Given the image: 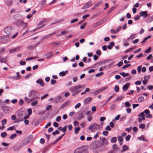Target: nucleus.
I'll return each instance as SVG.
<instances>
[{"mask_svg": "<svg viewBox=\"0 0 153 153\" xmlns=\"http://www.w3.org/2000/svg\"><path fill=\"white\" fill-rule=\"evenodd\" d=\"M28 97L30 101L40 99L39 93L35 90H32L29 93Z\"/></svg>", "mask_w": 153, "mask_h": 153, "instance_id": "nucleus-1", "label": "nucleus"}, {"mask_svg": "<svg viewBox=\"0 0 153 153\" xmlns=\"http://www.w3.org/2000/svg\"><path fill=\"white\" fill-rule=\"evenodd\" d=\"M84 85H78L71 87L69 90L72 93H73L78 90L79 88H82L84 87Z\"/></svg>", "mask_w": 153, "mask_h": 153, "instance_id": "nucleus-2", "label": "nucleus"}, {"mask_svg": "<svg viewBox=\"0 0 153 153\" xmlns=\"http://www.w3.org/2000/svg\"><path fill=\"white\" fill-rule=\"evenodd\" d=\"M10 40V38L8 36H0V42L2 43H6Z\"/></svg>", "mask_w": 153, "mask_h": 153, "instance_id": "nucleus-3", "label": "nucleus"}, {"mask_svg": "<svg viewBox=\"0 0 153 153\" xmlns=\"http://www.w3.org/2000/svg\"><path fill=\"white\" fill-rule=\"evenodd\" d=\"M17 116L21 118L22 116H25L26 113L25 110L21 109L18 110L16 113Z\"/></svg>", "mask_w": 153, "mask_h": 153, "instance_id": "nucleus-4", "label": "nucleus"}, {"mask_svg": "<svg viewBox=\"0 0 153 153\" xmlns=\"http://www.w3.org/2000/svg\"><path fill=\"white\" fill-rule=\"evenodd\" d=\"M29 142V140H27V138H25L20 143L19 147L18 148V150H19L20 147L26 146Z\"/></svg>", "mask_w": 153, "mask_h": 153, "instance_id": "nucleus-5", "label": "nucleus"}, {"mask_svg": "<svg viewBox=\"0 0 153 153\" xmlns=\"http://www.w3.org/2000/svg\"><path fill=\"white\" fill-rule=\"evenodd\" d=\"M92 144L94 146L93 148L94 149L100 148L102 146L101 143H100V140L95 141Z\"/></svg>", "mask_w": 153, "mask_h": 153, "instance_id": "nucleus-6", "label": "nucleus"}, {"mask_svg": "<svg viewBox=\"0 0 153 153\" xmlns=\"http://www.w3.org/2000/svg\"><path fill=\"white\" fill-rule=\"evenodd\" d=\"M74 153H86V150L83 147L79 148L75 150Z\"/></svg>", "mask_w": 153, "mask_h": 153, "instance_id": "nucleus-7", "label": "nucleus"}, {"mask_svg": "<svg viewBox=\"0 0 153 153\" xmlns=\"http://www.w3.org/2000/svg\"><path fill=\"white\" fill-rule=\"evenodd\" d=\"M4 31L7 34L10 35L12 33V29L11 27L9 26L6 28Z\"/></svg>", "mask_w": 153, "mask_h": 153, "instance_id": "nucleus-8", "label": "nucleus"}, {"mask_svg": "<svg viewBox=\"0 0 153 153\" xmlns=\"http://www.w3.org/2000/svg\"><path fill=\"white\" fill-rule=\"evenodd\" d=\"M150 111L149 110H145L144 111V113L146 114L145 116L147 118H151L152 115L150 114Z\"/></svg>", "mask_w": 153, "mask_h": 153, "instance_id": "nucleus-9", "label": "nucleus"}, {"mask_svg": "<svg viewBox=\"0 0 153 153\" xmlns=\"http://www.w3.org/2000/svg\"><path fill=\"white\" fill-rule=\"evenodd\" d=\"M16 74L17 75L16 76H11L10 77V79L18 80L19 79L21 78V76H20V73L19 72H16Z\"/></svg>", "mask_w": 153, "mask_h": 153, "instance_id": "nucleus-10", "label": "nucleus"}, {"mask_svg": "<svg viewBox=\"0 0 153 153\" xmlns=\"http://www.w3.org/2000/svg\"><path fill=\"white\" fill-rule=\"evenodd\" d=\"M138 117H140L138 118V122L139 123L141 122L142 120H143V111L141 113L138 115Z\"/></svg>", "mask_w": 153, "mask_h": 153, "instance_id": "nucleus-11", "label": "nucleus"}, {"mask_svg": "<svg viewBox=\"0 0 153 153\" xmlns=\"http://www.w3.org/2000/svg\"><path fill=\"white\" fill-rule=\"evenodd\" d=\"M36 83L37 84H39V85L42 87L44 86V83L43 82V80L41 79H38L36 82Z\"/></svg>", "mask_w": 153, "mask_h": 153, "instance_id": "nucleus-12", "label": "nucleus"}, {"mask_svg": "<svg viewBox=\"0 0 153 153\" xmlns=\"http://www.w3.org/2000/svg\"><path fill=\"white\" fill-rule=\"evenodd\" d=\"M121 27H117L116 30L111 29V32L113 34L116 33L120 31V30H121Z\"/></svg>", "mask_w": 153, "mask_h": 153, "instance_id": "nucleus-13", "label": "nucleus"}, {"mask_svg": "<svg viewBox=\"0 0 153 153\" xmlns=\"http://www.w3.org/2000/svg\"><path fill=\"white\" fill-rule=\"evenodd\" d=\"M92 100V98L91 97H88L84 100V103L85 104H89L91 101Z\"/></svg>", "mask_w": 153, "mask_h": 153, "instance_id": "nucleus-14", "label": "nucleus"}, {"mask_svg": "<svg viewBox=\"0 0 153 153\" xmlns=\"http://www.w3.org/2000/svg\"><path fill=\"white\" fill-rule=\"evenodd\" d=\"M19 49V47H18L14 49H12L9 51L10 53H14L17 52Z\"/></svg>", "mask_w": 153, "mask_h": 153, "instance_id": "nucleus-15", "label": "nucleus"}, {"mask_svg": "<svg viewBox=\"0 0 153 153\" xmlns=\"http://www.w3.org/2000/svg\"><path fill=\"white\" fill-rule=\"evenodd\" d=\"M130 85L129 83H127L123 85V89L124 91H126Z\"/></svg>", "mask_w": 153, "mask_h": 153, "instance_id": "nucleus-16", "label": "nucleus"}, {"mask_svg": "<svg viewBox=\"0 0 153 153\" xmlns=\"http://www.w3.org/2000/svg\"><path fill=\"white\" fill-rule=\"evenodd\" d=\"M10 108V107L8 106H4L3 107V109L5 113H7V112L9 110V109Z\"/></svg>", "mask_w": 153, "mask_h": 153, "instance_id": "nucleus-17", "label": "nucleus"}, {"mask_svg": "<svg viewBox=\"0 0 153 153\" xmlns=\"http://www.w3.org/2000/svg\"><path fill=\"white\" fill-rule=\"evenodd\" d=\"M13 3V0H7L6 1V4L7 6H11L12 4Z\"/></svg>", "mask_w": 153, "mask_h": 153, "instance_id": "nucleus-18", "label": "nucleus"}, {"mask_svg": "<svg viewBox=\"0 0 153 153\" xmlns=\"http://www.w3.org/2000/svg\"><path fill=\"white\" fill-rule=\"evenodd\" d=\"M109 144V142L107 139H106L104 141H102L101 143V146L107 145Z\"/></svg>", "mask_w": 153, "mask_h": 153, "instance_id": "nucleus-19", "label": "nucleus"}, {"mask_svg": "<svg viewBox=\"0 0 153 153\" xmlns=\"http://www.w3.org/2000/svg\"><path fill=\"white\" fill-rule=\"evenodd\" d=\"M84 115L82 113L78 114L77 117V118L78 120H79L83 117Z\"/></svg>", "mask_w": 153, "mask_h": 153, "instance_id": "nucleus-20", "label": "nucleus"}, {"mask_svg": "<svg viewBox=\"0 0 153 153\" xmlns=\"http://www.w3.org/2000/svg\"><path fill=\"white\" fill-rule=\"evenodd\" d=\"M69 102V101H67L65 102L61 106V109L64 108L65 107H66L68 105V104Z\"/></svg>", "mask_w": 153, "mask_h": 153, "instance_id": "nucleus-21", "label": "nucleus"}, {"mask_svg": "<svg viewBox=\"0 0 153 153\" xmlns=\"http://www.w3.org/2000/svg\"><path fill=\"white\" fill-rule=\"evenodd\" d=\"M68 73L67 71H61L59 73V75L60 76H64Z\"/></svg>", "mask_w": 153, "mask_h": 153, "instance_id": "nucleus-22", "label": "nucleus"}, {"mask_svg": "<svg viewBox=\"0 0 153 153\" xmlns=\"http://www.w3.org/2000/svg\"><path fill=\"white\" fill-rule=\"evenodd\" d=\"M24 22L22 20L19 19L16 23L15 24L17 26H19L21 25Z\"/></svg>", "mask_w": 153, "mask_h": 153, "instance_id": "nucleus-23", "label": "nucleus"}, {"mask_svg": "<svg viewBox=\"0 0 153 153\" xmlns=\"http://www.w3.org/2000/svg\"><path fill=\"white\" fill-rule=\"evenodd\" d=\"M123 150L121 151V152H123V151H125L127 150H128L129 149L127 145H124L122 146Z\"/></svg>", "mask_w": 153, "mask_h": 153, "instance_id": "nucleus-24", "label": "nucleus"}, {"mask_svg": "<svg viewBox=\"0 0 153 153\" xmlns=\"http://www.w3.org/2000/svg\"><path fill=\"white\" fill-rule=\"evenodd\" d=\"M137 36V34H135V33L133 34L130 36V37L127 39V40H128L129 39L132 40V39H134L135 38H136V37Z\"/></svg>", "mask_w": 153, "mask_h": 153, "instance_id": "nucleus-25", "label": "nucleus"}, {"mask_svg": "<svg viewBox=\"0 0 153 153\" xmlns=\"http://www.w3.org/2000/svg\"><path fill=\"white\" fill-rule=\"evenodd\" d=\"M120 74L123 77H125L126 76H129V74L128 73H125L124 72L120 73Z\"/></svg>", "mask_w": 153, "mask_h": 153, "instance_id": "nucleus-26", "label": "nucleus"}, {"mask_svg": "<svg viewBox=\"0 0 153 153\" xmlns=\"http://www.w3.org/2000/svg\"><path fill=\"white\" fill-rule=\"evenodd\" d=\"M110 141L112 143H115L117 141V137H112Z\"/></svg>", "mask_w": 153, "mask_h": 153, "instance_id": "nucleus-27", "label": "nucleus"}, {"mask_svg": "<svg viewBox=\"0 0 153 153\" xmlns=\"http://www.w3.org/2000/svg\"><path fill=\"white\" fill-rule=\"evenodd\" d=\"M92 2L91 1H88L85 4L87 8L90 7L92 4Z\"/></svg>", "mask_w": 153, "mask_h": 153, "instance_id": "nucleus-28", "label": "nucleus"}, {"mask_svg": "<svg viewBox=\"0 0 153 153\" xmlns=\"http://www.w3.org/2000/svg\"><path fill=\"white\" fill-rule=\"evenodd\" d=\"M101 92H102L101 90L100 89V88L96 91L94 92L93 93V95H97Z\"/></svg>", "mask_w": 153, "mask_h": 153, "instance_id": "nucleus-29", "label": "nucleus"}, {"mask_svg": "<svg viewBox=\"0 0 153 153\" xmlns=\"http://www.w3.org/2000/svg\"><path fill=\"white\" fill-rule=\"evenodd\" d=\"M52 52H50L49 53H48L47 54H46V58L47 59H48L50 57H51L52 56Z\"/></svg>", "mask_w": 153, "mask_h": 153, "instance_id": "nucleus-30", "label": "nucleus"}, {"mask_svg": "<svg viewBox=\"0 0 153 153\" xmlns=\"http://www.w3.org/2000/svg\"><path fill=\"white\" fill-rule=\"evenodd\" d=\"M80 128L79 127H76L75 128L74 133L75 134H78L79 131L80 130Z\"/></svg>", "mask_w": 153, "mask_h": 153, "instance_id": "nucleus-31", "label": "nucleus"}, {"mask_svg": "<svg viewBox=\"0 0 153 153\" xmlns=\"http://www.w3.org/2000/svg\"><path fill=\"white\" fill-rule=\"evenodd\" d=\"M95 125L94 129H96L98 130H100L101 128V127L99 125H97L96 123H94Z\"/></svg>", "mask_w": 153, "mask_h": 153, "instance_id": "nucleus-32", "label": "nucleus"}, {"mask_svg": "<svg viewBox=\"0 0 153 153\" xmlns=\"http://www.w3.org/2000/svg\"><path fill=\"white\" fill-rule=\"evenodd\" d=\"M115 63L114 62H111L110 63L109 65L106 66H104V67H107L108 68H110V66H112Z\"/></svg>", "mask_w": 153, "mask_h": 153, "instance_id": "nucleus-33", "label": "nucleus"}, {"mask_svg": "<svg viewBox=\"0 0 153 153\" xmlns=\"http://www.w3.org/2000/svg\"><path fill=\"white\" fill-rule=\"evenodd\" d=\"M33 137V136L32 134L29 135L27 137L25 138H27V140H29V142L31 140Z\"/></svg>", "mask_w": 153, "mask_h": 153, "instance_id": "nucleus-34", "label": "nucleus"}, {"mask_svg": "<svg viewBox=\"0 0 153 153\" xmlns=\"http://www.w3.org/2000/svg\"><path fill=\"white\" fill-rule=\"evenodd\" d=\"M38 57L36 56L35 57H29L27 58L26 59V61H29L30 60L32 59H35L37 58Z\"/></svg>", "mask_w": 153, "mask_h": 153, "instance_id": "nucleus-35", "label": "nucleus"}, {"mask_svg": "<svg viewBox=\"0 0 153 153\" xmlns=\"http://www.w3.org/2000/svg\"><path fill=\"white\" fill-rule=\"evenodd\" d=\"M114 91L116 92H118L119 91V88L118 85H116L114 87Z\"/></svg>", "mask_w": 153, "mask_h": 153, "instance_id": "nucleus-36", "label": "nucleus"}, {"mask_svg": "<svg viewBox=\"0 0 153 153\" xmlns=\"http://www.w3.org/2000/svg\"><path fill=\"white\" fill-rule=\"evenodd\" d=\"M20 15H19L16 14L15 15L13 16V18L14 19L18 21L19 19H18V18L20 17Z\"/></svg>", "mask_w": 153, "mask_h": 153, "instance_id": "nucleus-37", "label": "nucleus"}, {"mask_svg": "<svg viewBox=\"0 0 153 153\" xmlns=\"http://www.w3.org/2000/svg\"><path fill=\"white\" fill-rule=\"evenodd\" d=\"M46 21V19H45L42 20L38 24V25L39 26L40 25L42 24L44 22H45Z\"/></svg>", "mask_w": 153, "mask_h": 153, "instance_id": "nucleus-38", "label": "nucleus"}, {"mask_svg": "<svg viewBox=\"0 0 153 153\" xmlns=\"http://www.w3.org/2000/svg\"><path fill=\"white\" fill-rule=\"evenodd\" d=\"M7 134L5 132H2L1 133V137H4L7 136Z\"/></svg>", "mask_w": 153, "mask_h": 153, "instance_id": "nucleus-39", "label": "nucleus"}, {"mask_svg": "<svg viewBox=\"0 0 153 153\" xmlns=\"http://www.w3.org/2000/svg\"><path fill=\"white\" fill-rule=\"evenodd\" d=\"M23 121V119H22L21 118L19 117V118L17 119L16 121L15 122L16 123H19L21 121Z\"/></svg>", "mask_w": 153, "mask_h": 153, "instance_id": "nucleus-40", "label": "nucleus"}, {"mask_svg": "<svg viewBox=\"0 0 153 153\" xmlns=\"http://www.w3.org/2000/svg\"><path fill=\"white\" fill-rule=\"evenodd\" d=\"M95 125L94 124L91 125L90 126L88 127V129L89 130H91V131H93L92 129L94 128Z\"/></svg>", "mask_w": 153, "mask_h": 153, "instance_id": "nucleus-41", "label": "nucleus"}, {"mask_svg": "<svg viewBox=\"0 0 153 153\" xmlns=\"http://www.w3.org/2000/svg\"><path fill=\"white\" fill-rule=\"evenodd\" d=\"M41 122V120H39L36 121V122L34 123V126H37L38 125H39L40 122Z\"/></svg>", "mask_w": 153, "mask_h": 153, "instance_id": "nucleus-42", "label": "nucleus"}, {"mask_svg": "<svg viewBox=\"0 0 153 153\" xmlns=\"http://www.w3.org/2000/svg\"><path fill=\"white\" fill-rule=\"evenodd\" d=\"M61 99V97L59 96H58L55 99V100L58 103L59 102L60 100Z\"/></svg>", "mask_w": 153, "mask_h": 153, "instance_id": "nucleus-43", "label": "nucleus"}, {"mask_svg": "<svg viewBox=\"0 0 153 153\" xmlns=\"http://www.w3.org/2000/svg\"><path fill=\"white\" fill-rule=\"evenodd\" d=\"M151 50L152 48L150 47L147 49L145 50V52L146 53H149L151 51Z\"/></svg>", "mask_w": 153, "mask_h": 153, "instance_id": "nucleus-44", "label": "nucleus"}, {"mask_svg": "<svg viewBox=\"0 0 153 153\" xmlns=\"http://www.w3.org/2000/svg\"><path fill=\"white\" fill-rule=\"evenodd\" d=\"M38 103V102L36 100H35L31 104V105L32 106H35Z\"/></svg>", "mask_w": 153, "mask_h": 153, "instance_id": "nucleus-45", "label": "nucleus"}, {"mask_svg": "<svg viewBox=\"0 0 153 153\" xmlns=\"http://www.w3.org/2000/svg\"><path fill=\"white\" fill-rule=\"evenodd\" d=\"M17 135L16 134H13L11 135L10 137V138L11 139H14L16 136Z\"/></svg>", "mask_w": 153, "mask_h": 153, "instance_id": "nucleus-46", "label": "nucleus"}, {"mask_svg": "<svg viewBox=\"0 0 153 153\" xmlns=\"http://www.w3.org/2000/svg\"><path fill=\"white\" fill-rule=\"evenodd\" d=\"M116 107V105L115 104L112 105L110 108V110L111 111H113L114 110Z\"/></svg>", "mask_w": 153, "mask_h": 153, "instance_id": "nucleus-47", "label": "nucleus"}, {"mask_svg": "<svg viewBox=\"0 0 153 153\" xmlns=\"http://www.w3.org/2000/svg\"><path fill=\"white\" fill-rule=\"evenodd\" d=\"M125 106L127 107H130L131 106L130 104L128 102H126L125 103Z\"/></svg>", "mask_w": 153, "mask_h": 153, "instance_id": "nucleus-48", "label": "nucleus"}, {"mask_svg": "<svg viewBox=\"0 0 153 153\" xmlns=\"http://www.w3.org/2000/svg\"><path fill=\"white\" fill-rule=\"evenodd\" d=\"M118 140L119 142H123V139L121 136H119L117 137Z\"/></svg>", "mask_w": 153, "mask_h": 153, "instance_id": "nucleus-49", "label": "nucleus"}, {"mask_svg": "<svg viewBox=\"0 0 153 153\" xmlns=\"http://www.w3.org/2000/svg\"><path fill=\"white\" fill-rule=\"evenodd\" d=\"M67 126H65L62 129V131L64 133H65L67 130Z\"/></svg>", "mask_w": 153, "mask_h": 153, "instance_id": "nucleus-50", "label": "nucleus"}, {"mask_svg": "<svg viewBox=\"0 0 153 153\" xmlns=\"http://www.w3.org/2000/svg\"><path fill=\"white\" fill-rule=\"evenodd\" d=\"M52 108V106L51 105H49L46 108V111H48L51 109Z\"/></svg>", "mask_w": 153, "mask_h": 153, "instance_id": "nucleus-51", "label": "nucleus"}, {"mask_svg": "<svg viewBox=\"0 0 153 153\" xmlns=\"http://www.w3.org/2000/svg\"><path fill=\"white\" fill-rule=\"evenodd\" d=\"M78 19H74L72 20L71 21V23H74L77 21H78Z\"/></svg>", "mask_w": 153, "mask_h": 153, "instance_id": "nucleus-52", "label": "nucleus"}, {"mask_svg": "<svg viewBox=\"0 0 153 153\" xmlns=\"http://www.w3.org/2000/svg\"><path fill=\"white\" fill-rule=\"evenodd\" d=\"M131 137V136L130 135H127L125 138L126 140V141H128L129 140Z\"/></svg>", "mask_w": 153, "mask_h": 153, "instance_id": "nucleus-53", "label": "nucleus"}, {"mask_svg": "<svg viewBox=\"0 0 153 153\" xmlns=\"http://www.w3.org/2000/svg\"><path fill=\"white\" fill-rule=\"evenodd\" d=\"M7 123V120L6 119H4L1 121V123L2 125H5Z\"/></svg>", "mask_w": 153, "mask_h": 153, "instance_id": "nucleus-54", "label": "nucleus"}, {"mask_svg": "<svg viewBox=\"0 0 153 153\" xmlns=\"http://www.w3.org/2000/svg\"><path fill=\"white\" fill-rule=\"evenodd\" d=\"M48 96V94H46L45 95H44L43 96H42L40 99L41 100H42L43 99L46 98Z\"/></svg>", "mask_w": 153, "mask_h": 153, "instance_id": "nucleus-55", "label": "nucleus"}, {"mask_svg": "<svg viewBox=\"0 0 153 153\" xmlns=\"http://www.w3.org/2000/svg\"><path fill=\"white\" fill-rule=\"evenodd\" d=\"M96 54L98 56H100L101 54V51L99 50H97L96 51Z\"/></svg>", "mask_w": 153, "mask_h": 153, "instance_id": "nucleus-56", "label": "nucleus"}, {"mask_svg": "<svg viewBox=\"0 0 153 153\" xmlns=\"http://www.w3.org/2000/svg\"><path fill=\"white\" fill-rule=\"evenodd\" d=\"M131 66V65L130 64H127L126 65L122 67V68L123 69L126 68L128 67H130Z\"/></svg>", "mask_w": 153, "mask_h": 153, "instance_id": "nucleus-57", "label": "nucleus"}, {"mask_svg": "<svg viewBox=\"0 0 153 153\" xmlns=\"http://www.w3.org/2000/svg\"><path fill=\"white\" fill-rule=\"evenodd\" d=\"M39 142L40 143L44 144L45 142V140L44 138H42L40 139Z\"/></svg>", "mask_w": 153, "mask_h": 153, "instance_id": "nucleus-58", "label": "nucleus"}, {"mask_svg": "<svg viewBox=\"0 0 153 153\" xmlns=\"http://www.w3.org/2000/svg\"><path fill=\"white\" fill-rule=\"evenodd\" d=\"M24 103V101L22 99H20L19 102V104L20 105H22Z\"/></svg>", "mask_w": 153, "mask_h": 153, "instance_id": "nucleus-59", "label": "nucleus"}, {"mask_svg": "<svg viewBox=\"0 0 153 153\" xmlns=\"http://www.w3.org/2000/svg\"><path fill=\"white\" fill-rule=\"evenodd\" d=\"M59 131L58 130H56V131L53 132L52 133V134L53 135H54L56 134H59Z\"/></svg>", "mask_w": 153, "mask_h": 153, "instance_id": "nucleus-60", "label": "nucleus"}, {"mask_svg": "<svg viewBox=\"0 0 153 153\" xmlns=\"http://www.w3.org/2000/svg\"><path fill=\"white\" fill-rule=\"evenodd\" d=\"M81 104L80 103H79L75 106L74 108L75 109H77L79 108Z\"/></svg>", "mask_w": 153, "mask_h": 153, "instance_id": "nucleus-61", "label": "nucleus"}, {"mask_svg": "<svg viewBox=\"0 0 153 153\" xmlns=\"http://www.w3.org/2000/svg\"><path fill=\"white\" fill-rule=\"evenodd\" d=\"M146 22L147 23H150V22H152V21H151V18H150V17H149V18L147 19L146 20Z\"/></svg>", "mask_w": 153, "mask_h": 153, "instance_id": "nucleus-62", "label": "nucleus"}, {"mask_svg": "<svg viewBox=\"0 0 153 153\" xmlns=\"http://www.w3.org/2000/svg\"><path fill=\"white\" fill-rule=\"evenodd\" d=\"M61 117L60 116H58L56 119V120L57 122H59L60 121Z\"/></svg>", "mask_w": 153, "mask_h": 153, "instance_id": "nucleus-63", "label": "nucleus"}, {"mask_svg": "<svg viewBox=\"0 0 153 153\" xmlns=\"http://www.w3.org/2000/svg\"><path fill=\"white\" fill-rule=\"evenodd\" d=\"M108 132L107 131H104L103 132L102 134L105 136H107Z\"/></svg>", "mask_w": 153, "mask_h": 153, "instance_id": "nucleus-64", "label": "nucleus"}]
</instances>
